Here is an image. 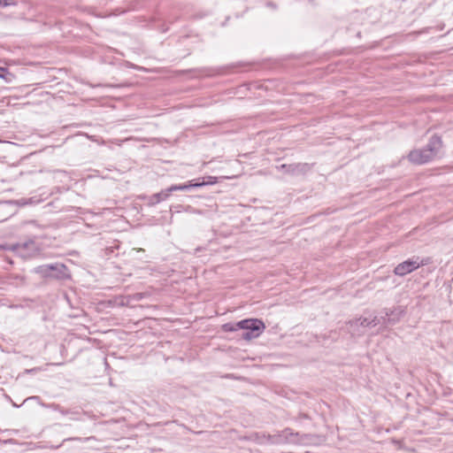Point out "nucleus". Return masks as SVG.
<instances>
[{"instance_id": "obj_1", "label": "nucleus", "mask_w": 453, "mask_h": 453, "mask_svg": "<svg viewBox=\"0 0 453 453\" xmlns=\"http://www.w3.org/2000/svg\"><path fill=\"white\" fill-rule=\"evenodd\" d=\"M222 327L225 332L245 330L242 337L247 341L258 337L265 329L264 322L257 319H247L236 323H226Z\"/></svg>"}, {"instance_id": "obj_2", "label": "nucleus", "mask_w": 453, "mask_h": 453, "mask_svg": "<svg viewBox=\"0 0 453 453\" xmlns=\"http://www.w3.org/2000/svg\"><path fill=\"white\" fill-rule=\"evenodd\" d=\"M441 147V140L437 135H433L427 145L419 150H413L410 152L409 160L417 165H422L434 158Z\"/></svg>"}, {"instance_id": "obj_3", "label": "nucleus", "mask_w": 453, "mask_h": 453, "mask_svg": "<svg viewBox=\"0 0 453 453\" xmlns=\"http://www.w3.org/2000/svg\"><path fill=\"white\" fill-rule=\"evenodd\" d=\"M428 263V259H420L418 257H413L411 259H408L401 264H399L394 270L395 275L404 276L421 265H426Z\"/></svg>"}, {"instance_id": "obj_4", "label": "nucleus", "mask_w": 453, "mask_h": 453, "mask_svg": "<svg viewBox=\"0 0 453 453\" xmlns=\"http://www.w3.org/2000/svg\"><path fill=\"white\" fill-rule=\"evenodd\" d=\"M298 434H293L289 428H287L277 434H268L266 436L267 441L273 444H280L286 442H296L299 440L294 439L292 437H297ZM265 437V435H264Z\"/></svg>"}, {"instance_id": "obj_5", "label": "nucleus", "mask_w": 453, "mask_h": 453, "mask_svg": "<svg viewBox=\"0 0 453 453\" xmlns=\"http://www.w3.org/2000/svg\"><path fill=\"white\" fill-rule=\"evenodd\" d=\"M280 169L284 170L288 173H304L310 170V165L307 163H298L292 165H281Z\"/></svg>"}, {"instance_id": "obj_6", "label": "nucleus", "mask_w": 453, "mask_h": 453, "mask_svg": "<svg viewBox=\"0 0 453 453\" xmlns=\"http://www.w3.org/2000/svg\"><path fill=\"white\" fill-rule=\"evenodd\" d=\"M378 319L377 317L372 318H359L355 320H351L349 322L350 328H357L358 326H375L378 325Z\"/></svg>"}, {"instance_id": "obj_7", "label": "nucleus", "mask_w": 453, "mask_h": 453, "mask_svg": "<svg viewBox=\"0 0 453 453\" xmlns=\"http://www.w3.org/2000/svg\"><path fill=\"white\" fill-rule=\"evenodd\" d=\"M170 196V192L168 191V188L165 190H162L159 193L154 194L151 196V203H157L161 201L165 200Z\"/></svg>"}, {"instance_id": "obj_8", "label": "nucleus", "mask_w": 453, "mask_h": 453, "mask_svg": "<svg viewBox=\"0 0 453 453\" xmlns=\"http://www.w3.org/2000/svg\"><path fill=\"white\" fill-rule=\"evenodd\" d=\"M217 183V178L213 176H208L206 178H203V180L202 182H195L192 184L194 188H200L206 185H213Z\"/></svg>"}, {"instance_id": "obj_9", "label": "nucleus", "mask_w": 453, "mask_h": 453, "mask_svg": "<svg viewBox=\"0 0 453 453\" xmlns=\"http://www.w3.org/2000/svg\"><path fill=\"white\" fill-rule=\"evenodd\" d=\"M64 265H42L38 268V272L42 273H48L49 271L58 270V268H64Z\"/></svg>"}, {"instance_id": "obj_10", "label": "nucleus", "mask_w": 453, "mask_h": 453, "mask_svg": "<svg viewBox=\"0 0 453 453\" xmlns=\"http://www.w3.org/2000/svg\"><path fill=\"white\" fill-rule=\"evenodd\" d=\"M193 183H194L193 181H190L189 184L173 185L170 188H168V191L171 194L173 191L187 190V189H188L190 188H194L192 186Z\"/></svg>"}, {"instance_id": "obj_11", "label": "nucleus", "mask_w": 453, "mask_h": 453, "mask_svg": "<svg viewBox=\"0 0 453 453\" xmlns=\"http://www.w3.org/2000/svg\"><path fill=\"white\" fill-rule=\"evenodd\" d=\"M16 3L13 0H0V5L3 6H10V5H15Z\"/></svg>"}]
</instances>
